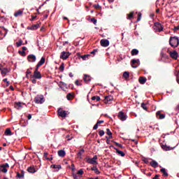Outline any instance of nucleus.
I'll return each instance as SVG.
<instances>
[{"label": "nucleus", "mask_w": 179, "mask_h": 179, "mask_svg": "<svg viewBox=\"0 0 179 179\" xmlns=\"http://www.w3.org/2000/svg\"><path fill=\"white\" fill-rule=\"evenodd\" d=\"M52 169H61V165H55V164H52L51 165V166Z\"/></svg>", "instance_id": "4c0bfd02"}, {"label": "nucleus", "mask_w": 179, "mask_h": 179, "mask_svg": "<svg viewBox=\"0 0 179 179\" xmlns=\"http://www.w3.org/2000/svg\"><path fill=\"white\" fill-rule=\"evenodd\" d=\"M150 166H152V167H154V169H156V167L159 166V164L156 161H152L150 162Z\"/></svg>", "instance_id": "393cba45"}, {"label": "nucleus", "mask_w": 179, "mask_h": 179, "mask_svg": "<svg viewBox=\"0 0 179 179\" xmlns=\"http://www.w3.org/2000/svg\"><path fill=\"white\" fill-rule=\"evenodd\" d=\"M29 62H36V56L34 55H29L27 57Z\"/></svg>", "instance_id": "4468645a"}, {"label": "nucleus", "mask_w": 179, "mask_h": 179, "mask_svg": "<svg viewBox=\"0 0 179 179\" xmlns=\"http://www.w3.org/2000/svg\"><path fill=\"white\" fill-rule=\"evenodd\" d=\"M106 134L108 135L109 138H113V133H111V131H110V129H106Z\"/></svg>", "instance_id": "473e14b6"}, {"label": "nucleus", "mask_w": 179, "mask_h": 179, "mask_svg": "<svg viewBox=\"0 0 179 179\" xmlns=\"http://www.w3.org/2000/svg\"><path fill=\"white\" fill-rule=\"evenodd\" d=\"M65 155H66V152H65V150H60L58 151V155L59 157H65Z\"/></svg>", "instance_id": "aec40b11"}, {"label": "nucleus", "mask_w": 179, "mask_h": 179, "mask_svg": "<svg viewBox=\"0 0 179 179\" xmlns=\"http://www.w3.org/2000/svg\"><path fill=\"white\" fill-rule=\"evenodd\" d=\"M138 17L137 18V22H139L141 20V17H142V13H138Z\"/></svg>", "instance_id": "c03bdc74"}, {"label": "nucleus", "mask_w": 179, "mask_h": 179, "mask_svg": "<svg viewBox=\"0 0 179 179\" xmlns=\"http://www.w3.org/2000/svg\"><path fill=\"white\" fill-rule=\"evenodd\" d=\"M44 101H45V99L44 98V95L39 94V95H37L34 98V102L36 104H43V103H44Z\"/></svg>", "instance_id": "7ed1b4c3"}, {"label": "nucleus", "mask_w": 179, "mask_h": 179, "mask_svg": "<svg viewBox=\"0 0 179 179\" xmlns=\"http://www.w3.org/2000/svg\"><path fill=\"white\" fill-rule=\"evenodd\" d=\"M5 135H6L7 136H10L12 135V131L10 130V129H6Z\"/></svg>", "instance_id": "7c9ffc66"}, {"label": "nucleus", "mask_w": 179, "mask_h": 179, "mask_svg": "<svg viewBox=\"0 0 179 179\" xmlns=\"http://www.w3.org/2000/svg\"><path fill=\"white\" fill-rule=\"evenodd\" d=\"M3 82H6L7 86H9L10 83H9V81H8V78H4V79L3 80Z\"/></svg>", "instance_id": "bf43d9fd"}, {"label": "nucleus", "mask_w": 179, "mask_h": 179, "mask_svg": "<svg viewBox=\"0 0 179 179\" xmlns=\"http://www.w3.org/2000/svg\"><path fill=\"white\" fill-rule=\"evenodd\" d=\"M113 100H114V97L111 95H109L105 97L104 103L106 104H111V101H113Z\"/></svg>", "instance_id": "1a4fd4ad"}, {"label": "nucleus", "mask_w": 179, "mask_h": 179, "mask_svg": "<svg viewBox=\"0 0 179 179\" xmlns=\"http://www.w3.org/2000/svg\"><path fill=\"white\" fill-rule=\"evenodd\" d=\"M43 156H44L45 159H46V160H47V159H48V152H44Z\"/></svg>", "instance_id": "13d9d810"}, {"label": "nucleus", "mask_w": 179, "mask_h": 179, "mask_svg": "<svg viewBox=\"0 0 179 179\" xmlns=\"http://www.w3.org/2000/svg\"><path fill=\"white\" fill-rule=\"evenodd\" d=\"M115 150H116V152L117 153V155H119L120 156H122V157H124V156H125V153H124V152L118 150L116 148H114Z\"/></svg>", "instance_id": "412c9836"}, {"label": "nucleus", "mask_w": 179, "mask_h": 179, "mask_svg": "<svg viewBox=\"0 0 179 179\" xmlns=\"http://www.w3.org/2000/svg\"><path fill=\"white\" fill-rule=\"evenodd\" d=\"M85 153V150L84 149H81L78 153L77 154V156L78 157V159H82V155H83Z\"/></svg>", "instance_id": "b1692460"}, {"label": "nucleus", "mask_w": 179, "mask_h": 179, "mask_svg": "<svg viewBox=\"0 0 179 179\" xmlns=\"http://www.w3.org/2000/svg\"><path fill=\"white\" fill-rule=\"evenodd\" d=\"M104 134H105L104 130L99 131V136H103Z\"/></svg>", "instance_id": "09e8293b"}, {"label": "nucleus", "mask_w": 179, "mask_h": 179, "mask_svg": "<svg viewBox=\"0 0 179 179\" xmlns=\"http://www.w3.org/2000/svg\"><path fill=\"white\" fill-rule=\"evenodd\" d=\"M64 69H65V64L62 63L59 67V70L60 72H64Z\"/></svg>", "instance_id": "2f4dec72"}, {"label": "nucleus", "mask_w": 179, "mask_h": 179, "mask_svg": "<svg viewBox=\"0 0 179 179\" xmlns=\"http://www.w3.org/2000/svg\"><path fill=\"white\" fill-rule=\"evenodd\" d=\"M169 55L171 58H173V59H177V58H178V52H177L176 50L169 52Z\"/></svg>", "instance_id": "9d476101"}, {"label": "nucleus", "mask_w": 179, "mask_h": 179, "mask_svg": "<svg viewBox=\"0 0 179 179\" xmlns=\"http://www.w3.org/2000/svg\"><path fill=\"white\" fill-rule=\"evenodd\" d=\"M66 99L67 100H73V99H75V93H69L66 96Z\"/></svg>", "instance_id": "f3484780"}, {"label": "nucleus", "mask_w": 179, "mask_h": 179, "mask_svg": "<svg viewBox=\"0 0 179 179\" xmlns=\"http://www.w3.org/2000/svg\"><path fill=\"white\" fill-rule=\"evenodd\" d=\"M69 55H71V53L69 52H62L60 55L61 59H68L69 58Z\"/></svg>", "instance_id": "423d86ee"}, {"label": "nucleus", "mask_w": 179, "mask_h": 179, "mask_svg": "<svg viewBox=\"0 0 179 179\" xmlns=\"http://www.w3.org/2000/svg\"><path fill=\"white\" fill-rule=\"evenodd\" d=\"M169 44L173 48H177L179 45V39L177 36H171L169 38Z\"/></svg>", "instance_id": "f03ea898"}, {"label": "nucleus", "mask_w": 179, "mask_h": 179, "mask_svg": "<svg viewBox=\"0 0 179 179\" xmlns=\"http://www.w3.org/2000/svg\"><path fill=\"white\" fill-rule=\"evenodd\" d=\"M101 45L102 47H108L110 45V41L107 39H102L101 40Z\"/></svg>", "instance_id": "ddd939ff"}, {"label": "nucleus", "mask_w": 179, "mask_h": 179, "mask_svg": "<svg viewBox=\"0 0 179 179\" xmlns=\"http://www.w3.org/2000/svg\"><path fill=\"white\" fill-rule=\"evenodd\" d=\"M147 80H148V79L145 77H140L138 78V82H139V83H141V85H145V83H146Z\"/></svg>", "instance_id": "dca6fc26"}, {"label": "nucleus", "mask_w": 179, "mask_h": 179, "mask_svg": "<svg viewBox=\"0 0 179 179\" xmlns=\"http://www.w3.org/2000/svg\"><path fill=\"white\" fill-rule=\"evenodd\" d=\"M123 78H124V79H125L126 80H128V79L129 78V72H128V71L124 72V73H123Z\"/></svg>", "instance_id": "bb28decb"}, {"label": "nucleus", "mask_w": 179, "mask_h": 179, "mask_svg": "<svg viewBox=\"0 0 179 179\" xmlns=\"http://www.w3.org/2000/svg\"><path fill=\"white\" fill-rule=\"evenodd\" d=\"M139 54V50H138L137 49H133L131 52V55H138Z\"/></svg>", "instance_id": "cd10ccee"}, {"label": "nucleus", "mask_w": 179, "mask_h": 179, "mask_svg": "<svg viewBox=\"0 0 179 179\" xmlns=\"http://www.w3.org/2000/svg\"><path fill=\"white\" fill-rule=\"evenodd\" d=\"M26 74H27V78H28L29 75L31 74V71H30V69H28L27 70Z\"/></svg>", "instance_id": "49530a36"}, {"label": "nucleus", "mask_w": 179, "mask_h": 179, "mask_svg": "<svg viewBox=\"0 0 179 179\" xmlns=\"http://www.w3.org/2000/svg\"><path fill=\"white\" fill-rule=\"evenodd\" d=\"M106 143H107L108 145H110V137L108 138V137L106 136Z\"/></svg>", "instance_id": "e2e57ef3"}, {"label": "nucleus", "mask_w": 179, "mask_h": 179, "mask_svg": "<svg viewBox=\"0 0 179 179\" xmlns=\"http://www.w3.org/2000/svg\"><path fill=\"white\" fill-rule=\"evenodd\" d=\"M113 143H115L116 145V146H118V148H123L122 144H120V143H117L115 141H113Z\"/></svg>", "instance_id": "79ce46f5"}, {"label": "nucleus", "mask_w": 179, "mask_h": 179, "mask_svg": "<svg viewBox=\"0 0 179 179\" xmlns=\"http://www.w3.org/2000/svg\"><path fill=\"white\" fill-rule=\"evenodd\" d=\"M22 15H23V11L22 10H19L18 11H17L14 13V16L15 17H17L19 16H22Z\"/></svg>", "instance_id": "5701e85b"}, {"label": "nucleus", "mask_w": 179, "mask_h": 179, "mask_svg": "<svg viewBox=\"0 0 179 179\" xmlns=\"http://www.w3.org/2000/svg\"><path fill=\"white\" fill-rule=\"evenodd\" d=\"M77 174H79L80 176H82L83 174V169H80L78 172Z\"/></svg>", "instance_id": "8fccbe9b"}, {"label": "nucleus", "mask_w": 179, "mask_h": 179, "mask_svg": "<svg viewBox=\"0 0 179 179\" xmlns=\"http://www.w3.org/2000/svg\"><path fill=\"white\" fill-rule=\"evenodd\" d=\"M38 27V25L37 24H35V25H33L31 27V30H37V28Z\"/></svg>", "instance_id": "a19ab883"}, {"label": "nucleus", "mask_w": 179, "mask_h": 179, "mask_svg": "<svg viewBox=\"0 0 179 179\" xmlns=\"http://www.w3.org/2000/svg\"><path fill=\"white\" fill-rule=\"evenodd\" d=\"M22 102H17L15 103V107L17 108V110H20L22 106Z\"/></svg>", "instance_id": "4be33fe9"}, {"label": "nucleus", "mask_w": 179, "mask_h": 179, "mask_svg": "<svg viewBox=\"0 0 179 179\" xmlns=\"http://www.w3.org/2000/svg\"><path fill=\"white\" fill-rule=\"evenodd\" d=\"M156 115L157 117H159V120H164V118H166V115L162 114L160 110L157 112Z\"/></svg>", "instance_id": "2eb2a0df"}, {"label": "nucleus", "mask_w": 179, "mask_h": 179, "mask_svg": "<svg viewBox=\"0 0 179 179\" xmlns=\"http://www.w3.org/2000/svg\"><path fill=\"white\" fill-rule=\"evenodd\" d=\"M178 30H179V26L175 27L173 28V31H177Z\"/></svg>", "instance_id": "338daca9"}, {"label": "nucleus", "mask_w": 179, "mask_h": 179, "mask_svg": "<svg viewBox=\"0 0 179 179\" xmlns=\"http://www.w3.org/2000/svg\"><path fill=\"white\" fill-rule=\"evenodd\" d=\"M89 56H90L89 55H85L82 56L81 58H83V59L85 61L86 58H88Z\"/></svg>", "instance_id": "5fc2aeb1"}, {"label": "nucleus", "mask_w": 179, "mask_h": 179, "mask_svg": "<svg viewBox=\"0 0 179 179\" xmlns=\"http://www.w3.org/2000/svg\"><path fill=\"white\" fill-rule=\"evenodd\" d=\"M73 177L74 179H79V177H78V175H76L75 173L73 174Z\"/></svg>", "instance_id": "680f3d73"}, {"label": "nucleus", "mask_w": 179, "mask_h": 179, "mask_svg": "<svg viewBox=\"0 0 179 179\" xmlns=\"http://www.w3.org/2000/svg\"><path fill=\"white\" fill-rule=\"evenodd\" d=\"M92 100L93 101L96 100V101H100V96H92Z\"/></svg>", "instance_id": "c9c22d12"}, {"label": "nucleus", "mask_w": 179, "mask_h": 179, "mask_svg": "<svg viewBox=\"0 0 179 179\" xmlns=\"http://www.w3.org/2000/svg\"><path fill=\"white\" fill-rule=\"evenodd\" d=\"M162 149H164V150H170V147H167V145H163L162 146Z\"/></svg>", "instance_id": "37998d69"}, {"label": "nucleus", "mask_w": 179, "mask_h": 179, "mask_svg": "<svg viewBox=\"0 0 179 179\" xmlns=\"http://www.w3.org/2000/svg\"><path fill=\"white\" fill-rule=\"evenodd\" d=\"M1 71V75L3 76H6V74L9 73V70L6 68L0 69Z\"/></svg>", "instance_id": "6ab92c4d"}, {"label": "nucleus", "mask_w": 179, "mask_h": 179, "mask_svg": "<svg viewBox=\"0 0 179 179\" xmlns=\"http://www.w3.org/2000/svg\"><path fill=\"white\" fill-rule=\"evenodd\" d=\"M66 138H68L67 141H71V139H72L73 138V136H71L70 135H67Z\"/></svg>", "instance_id": "6e6d98bb"}, {"label": "nucleus", "mask_w": 179, "mask_h": 179, "mask_svg": "<svg viewBox=\"0 0 179 179\" xmlns=\"http://www.w3.org/2000/svg\"><path fill=\"white\" fill-rule=\"evenodd\" d=\"M65 85H65V83L64 82H62V81L59 82V86H65Z\"/></svg>", "instance_id": "052dcab7"}, {"label": "nucleus", "mask_w": 179, "mask_h": 179, "mask_svg": "<svg viewBox=\"0 0 179 179\" xmlns=\"http://www.w3.org/2000/svg\"><path fill=\"white\" fill-rule=\"evenodd\" d=\"M141 107L143 108V110H145V111L148 110V107L146 106V104L145 103H141Z\"/></svg>", "instance_id": "ea45409f"}, {"label": "nucleus", "mask_w": 179, "mask_h": 179, "mask_svg": "<svg viewBox=\"0 0 179 179\" xmlns=\"http://www.w3.org/2000/svg\"><path fill=\"white\" fill-rule=\"evenodd\" d=\"M17 177L18 178H23V175H22V174H20V173L17 172Z\"/></svg>", "instance_id": "603ef678"}, {"label": "nucleus", "mask_w": 179, "mask_h": 179, "mask_svg": "<svg viewBox=\"0 0 179 179\" xmlns=\"http://www.w3.org/2000/svg\"><path fill=\"white\" fill-rule=\"evenodd\" d=\"M57 113H58V115L59 117H62V118H65V117L68 115V113L66 112V110H64L62 108H59Z\"/></svg>", "instance_id": "39448f33"}, {"label": "nucleus", "mask_w": 179, "mask_h": 179, "mask_svg": "<svg viewBox=\"0 0 179 179\" xmlns=\"http://www.w3.org/2000/svg\"><path fill=\"white\" fill-rule=\"evenodd\" d=\"M162 59H169V57L166 53L161 52Z\"/></svg>", "instance_id": "c756f323"}, {"label": "nucleus", "mask_w": 179, "mask_h": 179, "mask_svg": "<svg viewBox=\"0 0 179 179\" xmlns=\"http://www.w3.org/2000/svg\"><path fill=\"white\" fill-rule=\"evenodd\" d=\"M163 25H162V24L159 23V22H156L155 24V30H156L157 31H163Z\"/></svg>", "instance_id": "6e6552de"}, {"label": "nucleus", "mask_w": 179, "mask_h": 179, "mask_svg": "<svg viewBox=\"0 0 179 179\" xmlns=\"http://www.w3.org/2000/svg\"><path fill=\"white\" fill-rule=\"evenodd\" d=\"M96 52H99V49H94L93 51H92V52H90V54L94 55L96 54Z\"/></svg>", "instance_id": "a18cd8bd"}, {"label": "nucleus", "mask_w": 179, "mask_h": 179, "mask_svg": "<svg viewBox=\"0 0 179 179\" xmlns=\"http://www.w3.org/2000/svg\"><path fill=\"white\" fill-rule=\"evenodd\" d=\"M19 54H21V55H22V57H24V55H26V52H24V50H22V51H19L18 52Z\"/></svg>", "instance_id": "de8ad7c7"}, {"label": "nucleus", "mask_w": 179, "mask_h": 179, "mask_svg": "<svg viewBox=\"0 0 179 179\" xmlns=\"http://www.w3.org/2000/svg\"><path fill=\"white\" fill-rule=\"evenodd\" d=\"M91 22H92L94 24H96L97 23V20H96L95 18H92L91 19Z\"/></svg>", "instance_id": "864d4df0"}, {"label": "nucleus", "mask_w": 179, "mask_h": 179, "mask_svg": "<svg viewBox=\"0 0 179 179\" xmlns=\"http://www.w3.org/2000/svg\"><path fill=\"white\" fill-rule=\"evenodd\" d=\"M17 47H20L21 45H23V41L20 40L18 42L16 43Z\"/></svg>", "instance_id": "e433bc0d"}, {"label": "nucleus", "mask_w": 179, "mask_h": 179, "mask_svg": "<svg viewBox=\"0 0 179 179\" xmlns=\"http://www.w3.org/2000/svg\"><path fill=\"white\" fill-rule=\"evenodd\" d=\"M91 170H92V171H94L95 174H100V171H99L97 166H93L92 168H91Z\"/></svg>", "instance_id": "a878e982"}, {"label": "nucleus", "mask_w": 179, "mask_h": 179, "mask_svg": "<svg viewBox=\"0 0 179 179\" xmlns=\"http://www.w3.org/2000/svg\"><path fill=\"white\" fill-rule=\"evenodd\" d=\"M141 65V62L139 61V59H132L131 60V66L132 68H138Z\"/></svg>", "instance_id": "0eeeda50"}, {"label": "nucleus", "mask_w": 179, "mask_h": 179, "mask_svg": "<svg viewBox=\"0 0 179 179\" xmlns=\"http://www.w3.org/2000/svg\"><path fill=\"white\" fill-rule=\"evenodd\" d=\"M118 118L121 120V121H125V120H127V115H125L124 112L120 111L118 114Z\"/></svg>", "instance_id": "f8f14e48"}, {"label": "nucleus", "mask_w": 179, "mask_h": 179, "mask_svg": "<svg viewBox=\"0 0 179 179\" xmlns=\"http://www.w3.org/2000/svg\"><path fill=\"white\" fill-rule=\"evenodd\" d=\"M99 128V124H96L94 127H93V129H97Z\"/></svg>", "instance_id": "0e129e2a"}, {"label": "nucleus", "mask_w": 179, "mask_h": 179, "mask_svg": "<svg viewBox=\"0 0 179 179\" xmlns=\"http://www.w3.org/2000/svg\"><path fill=\"white\" fill-rule=\"evenodd\" d=\"M96 123L98 124V125H100V124L104 123V120H98Z\"/></svg>", "instance_id": "4d7b16f0"}, {"label": "nucleus", "mask_w": 179, "mask_h": 179, "mask_svg": "<svg viewBox=\"0 0 179 179\" xmlns=\"http://www.w3.org/2000/svg\"><path fill=\"white\" fill-rule=\"evenodd\" d=\"M8 169H9V164L6 163L0 165V171L1 173H8Z\"/></svg>", "instance_id": "20e7f679"}, {"label": "nucleus", "mask_w": 179, "mask_h": 179, "mask_svg": "<svg viewBox=\"0 0 179 179\" xmlns=\"http://www.w3.org/2000/svg\"><path fill=\"white\" fill-rule=\"evenodd\" d=\"M76 85L77 86H82V83H79V80H76Z\"/></svg>", "instance_id": "3c124183"}, {"label": "nucleus", "mask_w": 179, "mask_h": 179, "mask_svg": "<svg viewBox=\"0 0 179 179\" xmlns=\"http://www.w3.org/2000/svg\"><path fill=\"white\" fill-rule=\"evenodd\" d=\"M44 64H45V57H41L39 62L37 64L35 71L34 72V75L31 76V78H35V79H41V78H42L41 73H40V71H38V68H40V66H41V65H44Z\"/></svg>", "instance_id": "f257e3e1"}, {"label": "nucleus", "mask_w": 179, "mask_h": 179, "mask_svg": "<svg viewBox=\"0 0 179 179\" xmlns=\"http://www.w3.org/2000/svg\"><path fill=\"white\" fill-rule=\"evenodd\" d=\"M75 169H76V168H75V164H71V170H72L73 171H75Z\"/></svg>", "instance_id": "69168bd1"}, {"label": "nucleus", "mask_w": 179, "mask_h": 179, "mask_svg": "<svg viewBox=\"0 0 179 179\" xmlns=\"http://www.w3.org/2000/svg\"><path fill=\"white\" fill-rule=\"evenodd\" d=\"M143 162L144 163H145V164H149V158L143 157Z\"/></svg>", "instance_id": "58836bf2"}, {"label": "nucleus", "mask_w": 179, "mask_h": 179, "mask_svg": "<svg viewBox=\"0 0 179 179\" xmlns=\"http://www.w3.org/2000/svg\"><path fill=\"white\" fill-rule=\"evenodd\" d=\"M161 173H163V176H164V177H169V173H167V171H166V169L162 168V169H161Z\"/></svg>", "instance_id": "c85d7f7f"}, {"label": "nucleus", "mask_w": 179, "mask_h": 179, "mask_svg": "<svg viewBox=\"0 0 179 179\" xmlns=\"http://www.w3.org/2000/svg\"><path fill=\"white\" fill-rule=\"evenodd\" d=\"M134 17V12H131L130 13L127 14V19L131 20Z\"/></svg>", "instance_id": "72a5a7b5"}, {"label": "nucleus", "mask_w": 179, "mask_h": 179, "mask_svg": "<svg viewBox=\"0 0 179 179\" xmlns=\"http://www.w3.org/2000/svg\"><path fill=\"white\" fill-rule=\"evenodd\" d=\"M159 177H160V176L155 175V176L154 178H152V179H160V178H159Z\"/></svg>", "instance_id": "774afa93"}, {"label": "nucleus", "mask_w": 179, "mask_h": 179, "mask_svg": "<svg viewBox=\"0 0 179 179\" xmlns=\"http://www.w3.org/2000/svg\"><path fill=\"white\" fill-rule=\"evenodd\" d=\"M29 173H36V169L34 167H29L28 168Z\"/></svg>", "instance_id": "f704fd0d"}, {"label": "nucleus", "mask_w": 179, "mask_h": 179, "mask_svg": "<svg viewBox=\"0 0 179 179\" xmlns=\"http://www.w3.org/2000/svg\"><path fill=\"white\" fill-rule=\"evenodd\" d=\"M90 164H97V155H95L93 158H90L87 160Z\"/></svg>", "instance_id": "9b49d317"}, {"label": "nucleus", "mask_w": 179, "mask_h": 179, "mask_svg": "<svg viewBox=\"0 0 179 179\" xmlns=\"http://www.w3.org/2000/svg\"><path fill=\"white\" fill-rule=\"evenodd\" d=\"M90 80H92V77H90V76L86 74L84 75V82H85V83H89Z\"/></svg>", "instance_id": "a211bd4d"}]
</instances>
